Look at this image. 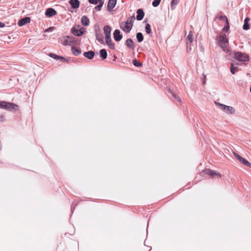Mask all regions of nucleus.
I'll list each match as a JSON object with an SVG mask.
<instances>
[{
	"label": "nucleus",
	"instance_id": "58836bf2",
	"mask_svg": "<svg viewBox=\"0 0 251 251\" xmlns=\"http://www.w3.org/2000/svg\"><path fill=\"white\" fill-rule=\"evenodd\" d=\"M53 28H54V27H49V28H47V29L45 30V31H46V32H49V31H52V29H53Z\"/></svg>",
	"mask_w": 251,
	"mask_h": 251
},
{
	"label": "nucleus",
	"instance_id": "b1692460",
	"mask_svg": "<svg viewBox=\"0 0 251 251\" xmlns=\"http://www.w3.org/2000/svg\"><path fill=\"white\" fill-rule=\"evenodd\" d=\"M250 20V19L249 17H247L245 18L244 20V23L243 25V29L244 30H248L250 28V25L249 24V21Z\"/></svg>",
	"mask_w": 251,
	"mask_h": 251
},
{
	"label": "nucleus",
	"instance_id": "4be33fe9",
	"mask_svg": "<svg viewBox=\"0 0 251 251\" xmlns=\"http://www.w3.org/2000/svg\"><path fill=\"white\" fill-rule=\"evenodd\" d=\"M96 39L98 42H99L100 44H103L104 43L103 40V35L101 33H98L96 32Z\"/></svg>",
	"mask_w": 251,
	"mask_h": 251
},
{
	"label": "nucleus",
	"instance_id": "79ce46f5",
	"mask_svg": "<svg viewBox=\"0 0 251 251\" xmlns=\"http://www.w3.org/2000/svg\"><path fill=\"white\" fill-rule=\"evenodd\" d=\"M250 92L251 93V87H250Z\"/></svg>",
	"mask_w": 251,
	"mask_h": 251
},
{
	"label": "nucleus",
	"instance_id": "9b49d317",
	"mask_svg": "<svg viewBox=\"0 0 251 251\" xmlns=\"http://www.w3.org/2000/svg\"><path fill=\"white\" fill-rule=\"evenodd\" d=\"M113 37L116 41L119 42L122 39L123 35L121 34L120 30L116 29L113 33Z\"/></svg>",
	"mask_w": 251,
	"mask_h": 251
},
{
	"label": "nucleus",
	"instance_id": "37998d69",
	"mask_svg": "<svg viewBox=\"0 0 251 251\" xmlns=\"http://www.w3.org/2000/svg\"><path fill=\"white\" fill-rule=\"evenodd\" d=\"M169 91L172 93V92L171 91V89H169Z\"/></svg>",
	"mask_w": 251,
	"mask_h": 251
},
{
	"label": "nucleus",
	"instance_id": "1a4fd4ad",
	"mask_svg": "<svg viewBox=\"0 0 251 251\" xmlns=\"http://www.w3.org/2000/svg\"><path fill=\"white\" fill-rule=\"evenodd\" d=\"M57 14L56 11L52 8H48L45 12V15L48 17H51Z\"/></svg>",
	"mask_w": 251,
	"mask_h": 251
},
{
	"label": "nucleus",
	"instance_id": "9d476101",
	"mask_svg": "<svg viewBox=\"0 0 251 251\" xmlns=\"http://www.w3.org/2000/svg\"><path fill=\"white\" fill-rule=\"evenodd\" d=\"M30 18L28 17H26L20 19L18 23V25L20 26H23L30 23Z\"/></svg>",
	"mask_w": 251,
	"mask_h": 251
},
{
	"label": "nucleus",
	"instance_id": "aec40b11",
	"mask_svg": "<svg viewBox=\"0 0 251 251\" xmlns=\"http://www.w3.org/2000/svg\"><path fill=\"white\" fill-rule=\"evenodd\" d=\"M89 19L86 16H83L81 17V24L84 26H88L89 25Z\"/></svg>",
	"mask_w": 251,
	"mask_h": 251
},
{
	"label": "nucleus",
	"instance_id": "bb28decb",
	"mask_svg": "<svg viewBox=\"0 0 251 251\" xmlns=\"http://www.w3.org/2000/svg\"><path fill=\"white\" fill-rule=\"evenodd\" d=\"M136 38L138 42H141L144 40V36L141 32H138L136 34Z\"/></svg>",
	"mask_w": 251,
	"mask_h": 251
},
{
	"label": "nucleus",
	"instance_id": "a19ab883",
	"mask_svg": "<svg viewBox=\"0 0 251 251\" xmlns=\"http://www.w3.org/2000/svg\"><path fill=\"white\" fill-rule=\"evenodd\" d=\"M5 26V24L3 23L0 22V27H3Z\"/></svg>",
	"mask_w": 251,
	"mask_h": 251
},
{
	"label": "nucleus",
	"instance_id": "c9c22d12",
	"mask_svg": "<svg viewBox=\"0 0 251 251\" xmlns=\"http://www.w3.org/2000/svg\"><path fill=\"white\" fill-rule=\"evenodd\" d=\"M101 1V0H88V1L90 3L94 4H96L98 2H100Z\"/></svg>",
	"mask_w": 251,
	"mask_h": 251
},
{
	"label": "nucleus",
	"instance_id": "a878e982",
	"mask_svg": "<svg viewBox=\"0 0 251 251\" xmlns=\"http://www.w3.org/2000/svg\"><path fill=\"white\" fill-rule=\"evenodd\" d=\"M145 30L146 32L150 35V37L152 36L151 30V25L149 24H147L145 26Z\"/></svg>",
	"mask_w": 251,
	"mask_h": 251
},
{
	"label": "nucleus",
	"instance_id": "c85d7f7f",
	"mask_svg": "<svg viewBox=\"0 0 251 251\" xmlns=\"http://www.w3.org/2000/svg\"><path fill=\"white\" fill-rule=\"evenodd\" d=\"M187 40L189 43H192L193 41V34L192 31H190L187 37Z\"/></svg>",
	"mask_w": 251,
	"mask_h": 251
},
{
	"label": "nucleus",
	"instance_id": "e433bc0d",
	"mask_svg": "<svg viewBox=\"0 0 251 251\" xmlns=\"http://www.w3.org/2000/svg\"><path fill=\"white\" fill-rule=\"evenodd\" d=\"M229 29V23L228 22V24H226V25L225 26L223 29V30L224 31V32H226Z\"/></svg>",
	"mask_w": 251,
	"mask_h": 251
},
{
	"label": "nucleus",
	"instance_id": "a211bd4d",
	"mask_svg": "<svg viewBox=\"0 0 251 251\" xmlns=\"http://www.w3.org/2000/svg\"><path fill=\"white\" fill-rule=\"evenodd\" d=\"M83 55L84 57L87 58L89 59H92L94 57L95 52L94 51L92 50L84 52Z\"/></svg>",
	"mask_w": 251,
	"mask_h": 251
},
{
	"label": "nucleus",
	"instance_id": "473e14b6",
	"mask_svg": "<svg viewBox=\"0 0 251 251\" xmlns=\"http://www.w3.org/2000/svg\"><path fill=\"white\" fill-rule=\"evenodd\" d=\"M160 1L161 0H153L152 2V5L154 7H157L159 5Z\"/></svg>",
	"mask_w": 251,
	"mask_h": 251
},
{
	"label": "nucleus",
	"instance_id": "7c9ffc66",
	"mask_svg": "<svg viewBox=\"0 0 251 251\" xmlns=\"http://www.w3.org/2000/svg\"><path fill=\"white\" fill-rule=\"evenodd\" d=\"M135 19V17L134 15H132L130 16L129 18H128L126 21L128 24H129L131 26L133 25V22Z\"/></svg>",
	"mask_w": 251,
	"mask_h": 251
},
{
	"label": "nucleus",
	"instance_id": "39448f33",
	"mask_svg": "<svg viewBox=\"0 0 251 251\" xmlns=\"http://www.w3.org/2000/svg\"><path fill=\"white\" fill-rule=\"evenodd\" d=\"M18 109V106L17 104L12 102H5L4 109L11 111L13 110H17Z\"/></svg>",
	"mask_w": 251,
	"mask_h": 251
},
{
	"label": "nucleus",
	"instance_id": "f8f14e48",
	"mask_svg": "<svg viewBox=\"0 0 251 251\" xmlns=\"http://www.w3.org/2000/svg\"><path fill=\"white\" fill-rule=\"evenodd\" d=\"M103 31L105 34V38H108L111 37V28L109 25H105L103 27Z\"/></svg>",
	"mask_w": 251,
	"mask_h": 251
},
{
	"label": "nucleus",
	"instance_id": "f3484780",
	"mask_svg": "<svg viewBox=\"0 0 251 251\" xmlns=\"http://www.w3.org/2000/svg\"><path fill=\"white\" fill-rule=\"evenodd\" d=\"M105 42L106 45L111 50L115 49V44L113 43L111 38H105Z\"/></svg>",
	"mask_w": 251,
	"mask_h": 251
},
{
	"label": "nucleus",
	"instance_id": "4468645a",
	"mask_svg": "<svg viewBox=\"0 0 251 251\" xmlns=\"http://www.w3.org/2000/svg\"><path fill=\"white\" fill-rule=\"evenodd\" d=\"M69 3L73 9L78 8L80 5V2L78 0H70Z\"/></svg>",
	"mask_w": 251,
	"mask_h": 251
},
{
	"label": "nucleus",
	"instance_id": "f257e3e1",
	"mask_svg": "<svg viewBox=\"0 0 251 251\" xmlns=\"http://www.w3.org/2000/svg\"><path fill=\"white\" fill-rule=\"evenodd\" d=\"M61 43L64 45H72L76 44V41L73 36H67L62 37Z\"/></svg>",
	"mask_w": 251,
	"mask_h": 251
},
{
	"label": "nucleus",
	"instance_id": "ddd939ff",
	"mask_svg": "<svg viewBox=\"0 0 251 251\" xmlns=\"http://www.w3.org/2000/svg\"><path fill=\"white\" fill-rule=\"evenodd\" d=\"M117 0H109L107 4V11H111L115 6Z\"/></svg>",
	"mask_w": 251,
	"mask_h": 251
},
{
	"label": "nucleus",
	"instance_id": "c756f323",
	"mask_svg": "<svg viewBox=\"0 0 251 251\" xmlns=\"http://www.w3.org/2000/svg\"><path fill=\"white\" fill-rule=\"evenodd\" d=\"M238 67H234L233 63H231L230 64V72L232 74H235V71L238 70Z\"/></svg>",
	"mask_w": 251,
	"mask_h": 251
},
{
	"label": "nucleus",
	"instance_id": "20e7f679",
	"mask_svg": "<svg viewBox=\"0 0 251 251\" xmlns=\"http://www.w3.org/2000/svg\"><path fill=\"white\" fill-rule=\"evenodd\" d=\"M120 28L126 33H128L132 29V26L128 24L126 22H123L120 24Z\"/></svg>",
	"mask_w": 251,
	"mask_h": 251
},
{
	"label": "nucleus",
	"instance_id": "423d86ee",
	"mask_svg": "<svg viewBox=\"0 0 251 251\" xmlns=\"http://www.w3.org/2000/svg\"><path fill=\"white\" fill-rule=\"evenodd\" d=\"M234 156L237 158V159L241 163H242L245 165L251 167V163H250L248 160L242 157L241 156L239 155L237 153L235 152H233Z\"/></svg>",
	"mask_w": 251,
	"mask_h": 251
},
{
	"label": "nucleus",
	"instance_id": "2eb2a0df",
	"mask_svg": "<svg viewBox=\"0 0 251 251\" xmlns=\"http://www.w3.org/2000/svg\"><path fill=\"white\" fill-rule=\"evenodd\" d=\"M137 16H136V19L138 21H141L142 20L145 15L144 12L143 11V10L142 9H138L137 10Z\"/></svg>",
	"mask_w": 251,
	"mask_h": 251
},
{
	"label": "nucleus",
	"instance_id": "2f4dec72",
	"mask_svg": "<svg viewBox=\"0 0 251 251\" xmlns=\"http://www.w3.org/2000/svg\"><path fill=\"white\" fill-rule=\"evenodd\" d=\"M103 3H104L103 1L101 0V1H100L99 3V4L95 7V9H96V10L100 11L101 9L102 6L103 5Z\"/></svg>",
	"mask_w": 251,
	"mask_h": 251
},
{
	"label": "nucleus",
	"instance_id": "cd10ccee",
	"mask_svg": "<svg viewBox=\"0 0 251 251\" xmlns=\"http://www.w3.org/2000/svg\"><path fill=\"white\" fill-rule=\"evenodd\" d=\"M179 2L178 0H172L171 2V8L172 10H174L176 5Z\"/></svg>",
	"mask_w": 251,
	"mask_h": 251
},
{
	"label": "nucleus",
	"instance_id": "0eeeda50",
	"mask_svg": "<svg viewBox=\"0 0 251 251\" xmlns=\"http://www.w3.org/2000/svg\"><path fill=\"white\" fill-rule=\"evenodd\" d=\"M220 106L222 107V108L225 110L226 112L228 114H233L235 112V110L233 107L230 106H227L226 105H224L223 104H219Z\"/></svg>",
	"mask_w": 251,
	"mask_h": 251
},
{
	"label": "nucleus",
	"instance_id": "393cba45",
	"mask_svg": "<svg viewBox=\"0 0 251 251\" xmlns=\"http://www.w3.org/2000/svg\"><path fill=\"white\" fill-rule=\"evenodd\" d=\"M100 57L102 59H105L107 58V53L106 50L105 49H103L100 50Z\"/></svg>",
	"mask_w": 251,
	"mask_h": 251
},
{
	"label": "nucleus",
	"instance_id": "4c0bfd02",
	"mask_svg": "<svg viewBox=\"0 0 251 251\" xmlns=\"http://www.w3.org/2000/svg\"><path fill=\"white\" fill-rule=\"evenodd\" d=\"M5 102L4 101H0V108L4 109Z\"/></svg>",
	"mask_w": 251,
	"mask_h": 251
},
{
	"label": "nucleus",
	"instance_id": "5701e85b",
	"mask_svg": "<svg viewBox=\"0 0 251 251\" xmlns=\"http://www.w3.org/2000/svg\"><path fill=\"white\" fill-rule=\"evenodd\" d=\"M126 46L130 49H134V47L133 45V42L131 38H128L126 40Z\"/></svg>",
	"mask_w": 251,
	"mask_h": 251
},
{
	"label": "nucleus",
	"instance_id": "6ab92c4d",
	"mask_svg": "<svg viewBox=\"0 0 251 251\" xmlns=\"http://www.w3.org/2000/svg\"><path fill=\"white\" fill-rule=\"evenodd\" d=\"M73 54L75 56L79 55L81 53V50L80 49L75 47H72L71 48Z\"/></svg>",
	"mask_w": 251,
	"mask_h": 251
},
{
	"label": "nucleus",
	"instance_id": "f704fd0d",
	"mask_svg": "<svg viewBox=\"0 0 251 251\" xmlns=\"http://www.w3.org/2000/svg\"><path fill=\"white\" fill-rule=\"evenodd\" d=\"M219 19L222 21H225L226 24H228V19L225 15H221L219 17Z\"/></svg>",
	"mask_w": 251,
	"mask_h": 251
},
{
	"label": "nucleus",
	"instance_id": "ea45409f",
	"mask_svg": "<svg viewBox=\"0 0 251 251\" xmlns=\"http://www.w3.org/2000/svg\"><path fill=\"white\" fill-rule=\"evenodd\" d=\"M173 96H174V97L177 99L179 101H181V100L179 98V97L178 96H177L176 95H174L173 94Z\"/></svg>",
	"mask_w": 251,
	"mask_h": 251
},
{
	"label": "nucleus",
	"instance_id": "dca6fc26",
	"mask_svg": "<svg viewBox=\"0 0 251 251\" xmlns=\"http://www.w3.org/2000/svg\"><path fill=\"white\" fill-rule=\"evenodd\" d=\"M203 172L205 174L208 175L209 176H210L211 177H213L215 176H217V175L220 176V175L219 174L217 173L216 171L210 170V169H206L203 171Z\"/></svg>",
	"mask_w": 251,
	"mask_h": 251
},
{
	"label": "nucleus",
	"instance_id": "f03ea898",
	"mask_svg": "<svg viewBox=\"0 0 251 251\" xmlns=\"http://www.w3.org/2000/svg\"><path fill=\"white\" fill-rule=\"evenodd\" d=\"M235 58L239 61L247 62L249 60V56L241 52H236L235 53Z\"/></svg>",
	"mask_w": 251,
	"mask_h": 251
},
{
	"label": "nucleus",
	"instance_id": "72a5a7b5",
	"mask_svg": "<svg viewBox=\"0 0 251 251\" xmlns=\"http://www.w3.org/2000/svg\"><path fill=\"white\" fill-rule=\"evenodd\" d=\"M132 63L134 66L136 67H139L142 66V64L136 59H134L132 61Z\"/></svg>",
	"mask_w": 251,
	"mask_h": 251
},
{
	"label": "nucleus",
	"instance_id": "6e6552de",
	"mask_svg": "<svg viewBox=\"0 0 251 251\" xmlns=\"http://www.w3.org/2000/svg\"><path fill=\"white\" fill-rule=\"evenodd\" d=\"M219 43L223 48H225L224 50L227 52L228 50L226 49V47L228 44V41L227 39L224 37L220 36L219 39Z\"/></svg>",
	"mask_w": 251,
	"mask_h": 251
},
{
	"label": "nucleus",
	"instance_id": "412c9836",
	"mask_svg": "<svg viewBox=\"0 0 251 251\" xmlns=\"http://www.w3.org/2000/svg\"><path fill=\"white\" fill-rule=\"evenodd\" d=\"M49 56L52 58L56 59V60H59V59H60L61 60H65V58L64 57L55 54L53 53H50L49 54Z\"/></svg>",
	"mask_w": 251,
	"mask_h": 251
},
{
	"label": "nucleus",
	"instance_id": "7ed1b4c3",
	"mask_svg": "<svg viewBox=\"0 0 251 251\" xmlns=\"http://www.w3.org/2000/svg\"><path fill=\"white\" fill-rule=\"evenodd\" d=\"M71 31H72V33L74 35L77 36H81L85 32V28L84 27H81L80 28H79L78 29V28H76L75 26L72 28Z\"/></svg>",
	"mask_w": 251,
	"mask_h": 251
}]
</instances>
